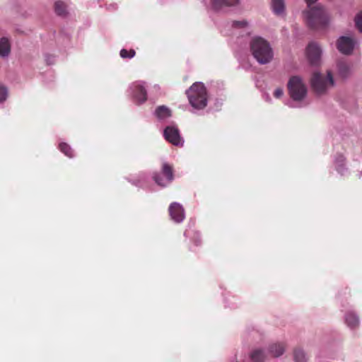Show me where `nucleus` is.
I'll list each match as a JSON object with an SVG mask.
<instances>
[{
  "label": "nucleus",
  "mask_w": 362,
  "mask_h": 362,
  "mask_svg": "<svg viewBox=\"0 0 362 362\" xmlns=\"http://www.w3.org/2000/svg\"><path fill=\"white\" fill-rule=\"evenodd\" d=\"M317 0H306L308 10L303 15L308 25L313 28H319L327 25L329 16L327 11L320 4H316Z\"/></svg>",
  "instance_id": "f257e3e1"
},
{
  "label": "nucleus",
  "mask_w": 362,
  "mask_h": 362,
  "mask_svg": "<svg viewBox=\"0 0 362 362\" xmlns=\"http://www.w3.org/2000/svg\"><path fill=\"white\" fill-rule=\"evenodd\" d=\"M169 214L171 219L175 223L182 222L185 218L184 208L177 202H173L170 205Z\"/></svg>",
  "instance_id": "6e6552de"
},
{
  "label": "nucleus",
  "mask_w": 362,
  "mask_h": 362,
  "mask_svg": "<svg viewBox=\"0 0 362 362\" xmlns=\"http://www.w3.org/2000/svg\"><path fill=\"white\" fill-rule=\"evenodd\" d=\"M11 52V43L7 37H1V57H8Z\"/></svg>",
  "instance_id": "2eb2a0df"
},
{
  "label": "nucleus",
  "mask_w": 362,
  "mask_h": 362,
  "mask_svg": "<svg viewBox=\"0 0 362 362\" xmlns=\"http://www.w3.org/2000/svg\"><path fill=\"white\" fill-rule=\"evenodd\" d=\"M306 356L305 353L300 349H296L294 351V361L295 362H306Z\"/></svg>",
  "instance_id": "aec40b11"
},
{
  "label": "nucleus",
  "mask_w": 362,
  "mask_h": 362,
  "mask_svg": "<svg viewBox=\"0 0 362 362\" xmlns=\"http://www.w3.org/2000/svg\"><path fill=\"white\" fill-rule=\"evenodd\" d=\"M250 48L254 57L262 64L270 62L273 58V51L270 45L262 37H255L250 42Z\"/></svg>",
  "instance_id": "f03ea898"
},
{
  "label": "nucleus",
  "mask_w": 362,
  "mask_h": 362,
  "mask_svg": "<svg viewBox=\"0 0 362 362\" xmlns=\"http://www.w3.org/2000/svg\"><path fill=\"white\" fill-rule=\"evenodd\" d=\"M311 83L313 89L317 94L324 93L334 85L333 76L330 71L327 72L326 78L320 73H314Z\"/></svg>",
  "instance_id": "20e7f679"
},
{
  "label": "nucleus",
  "mask_w": 362,
  "mask_h": 362,
  "mask_svg": "<svg viewBox=\"0 0 362 362\" xmlns=\"http://www.w3.org/2000/svg\"><path fill=\"white\" fill-rule=\"evenodd\" d=\"M190 105L196 109H203L207 105V93L204 85L194 83L187 91Z\"/></svg>",
  "instance_id": "7ed1b4c3"
},
{
  "label": "nucleus",
  "mask_w": 362,
  "mask_h": 362,
  "mask_svg": "<svg viewBox=\"0 0 362 362\" xmlns=\"http://www.w3.org/2000/svg\"><path fill=\"white\" fill-rule=\"evenodd\" d=\"M272 7L275 14L282 15L284 13L285 5L284 0H272Z\"/></svg>",
  "instance_id": "ddd939ff"
},
{
  "label": "nucleus",
  "mask_w": 362,
  "mask_h": 362,
  "mask_svg": "<svg viewBox=\"0 0 362 362\" xmlns=\"http://www.w3.org/2000/svg\"><path fill=\"white\" fill-rule=\"evenodd\" d=\"M346 322L349 327L354 328L358 326L359 320L356 315L354 313H349L346 316Z\"/></svg>",
  "instance_id": "6ab92c4d"
},
{
  "label": "nucleus",
  "mask_w": 362,
  "mask_h": 362,
  "mask_svg": "<svg viewBox=\"0 0 362 362\" xmlns=\"http://www.w3.org/2000/svg\"><path fill=\"white\" fill-rule=\"evenodd\" d=\"M162 175L165 178L161 177L160 175H155L153 179L158 185L165 187L173 180L172 168L165 163L163 165Z\"/></svg>",
  "instance_id": "0eeeda50"
},
{
  "label": "nucleus",
  "mask_w": 362,
  "mask_h": 362,
  "mask_svg": "<svg viewBox=\"0 0 362 362\" xmlns=\"http://www.w3.org/2000/svg\"><path fill=\"white\" fill-rule=\"evenodd\" d=\"M143 83V82H135L131 86L133 97L139 103H142L146 100V91Z\"/></svg>",
  "instance_id": "9d476101"
},
{
  "label": "nucleus",
  "mask_w": 362,
  "mask_h": 362,
  "mask_svg": "<svg viewBox=\"0 0 362 362\" xmlns=\"http://www.w3.org/2000/svg\"><path fill=\"white\" fill-rule=\"evenodd\" d=\"M59 148L66 156L69 158L73 157V151L71 147L66 143H62L59 144Z\"/></svg>",
  "instance_id": "412c9836"
},
{
  "label": "nucleus",
  "mask_w": 362,
  "mask_h": 362,
  "mask_svg": "<svg viewBox=\"0 0 362 362\" xmlns=\"http://www.w3.org/2000/svg\"><path fill=\"white\" fill-rule=\"evenodd\" d=\"M288 89L291 98L296 101L303 100L307 94L305 86L298 76H293L290 78Z\"/></svg>",
  "instance_id": "39448f33"
},
{
  "label": "nucleus",
  "mask_w": 362,
  "mask_h": 362,
  "mask_svg": "<svg viewBox=\"0 0 362 362\" xmlns=\"http://www.w3.org/2000/svg\"><path fill=\"white\" fill-rule=\"evenodd\" d=\"M212 4L216 9L223 5L233 6L238 2V0H211Z\"/></svg>",
  "instance_id": "a211bd4d"
},
{
  "label": "nucleus",
  "mask_w": 362,
  "mask_h": 362,
  "mask_svg": "<svg viewBox=\"0 0 362 362\" xmlns=\"http://www.w3.org/2000/svg\"><path fill=\"white\" fill-rule=\"evenodd\" d=\"M356 42L349 37L342 36L337 41V48L343 54H349L353 51Z\"/></svg>",
  "instance_id": "1a4fd4ad"
},
{
  "label": "nucleus",
  "mask_w": 362,
  "mask_h": 362,
  "mask_svg": "<svg viewBox=\"0 0 362 362\" xmlns=\"http://www.w3.org/2000/svg\"><path fill=\"white\" fill-rule=\"evenodd\" d=\"M338 76L342 79L346 78L350 74V69L349 66L342 62H340L337 65Z\"/></svg>",
  "instance_id": "dca6fc26"
},
{
  "label": "nucleus",
  "mask_w": 362,
  "mask_h": 362,
  "mask_svg": "<svg viewBox=\"0 0 362 362\" xmlns=\"http://www.w3.org/2000/svg\"><path fill=\"white\" fill-rule=\"evenodd\" d=\"M135 55V51L134 49L127 50L125 49H122L120 51V56L122 58H132Z\"/></svg>",
  "instance_id": "5701e85b"
},
{
  "label": "nucleus",
  "mask_w": 362,
  "mask_h": 362,
  "mask_svg": "<svg viewBox=\"0 0 362 362\" xmlns=\"http://www.w3.org/2000/svg\"><path fill=\"white\" fill-rule=\"evenodd\" d=\"M251 358L255 362H262L267 358V356L262 350L256 349L252 352Z\"/></svg>",
  "instance_id": "f3484780"
},
{
  "label": "nucleus",
  "mask_w": 362,
  "mask_h": 362,
  "mask_svg": "<svg viewBox=\"0 0 362 362\" xmlns=\"http://www.w3.org/2000/svg\"><path fill=\"white\" fill-rule=\"evenodd\" d=\"M285 351V347L282 344L275 343L269 346V354L272 357H279L281 356Z\"/></svg>",
  "instance_id": "f8f14e48"
},
{
  "label": "nucleus",
  "mask_w": 362,
  "mask_h": 362,
  "mask_svg": "<svg viewBox=\"0 0 362 362\" xmlns=\"http://www.w3.org/2000/svg\"><path fill=\"white\" fill-rule=\"evenodd\" d=\"M307 55L311 64H317L320 59L322 50L317 44L312 42L307 47Z\"/></svg>",
  "instance_id": "9b49d317"
},
{
  "label": "nucleus",
  "mask_w": 362,
  "mask_h": 362,
  "mask_svg": "<svg viewBox=\"0 0 362 362\" xmlns=\"http://www.w3.org/2000/svg\"><path fill=\"white\" fill-rule=\"evenodd\" d=\"M156 115L160 119H165L171 116L170 109L165 106H160L156 110Z\"/></svg>",
  "instance_id": "4468645a"
},
{
  "label": "nucleus",
  "mask_w": 362,
  "mask_h": 362,
  "mask_svg": "<svg viewBox=\"0 0 362 362\" xmlns=\"http://www.w3.org/2000/svg\"><path fill=\"white\" fill-rule=\"evenodd\" d=\"M164 136L167 141L173 145L183 144L184 141L180 135L178 129L175 126L167 127L164 130Z\"/></svg>",
  "instance_id": "423d86ee"
},
{
  "label": "nucleus",
  "mask_w": 362,
  "mask_h": 362,
  "mask_svg": "<svg viewBox=\"0 0 362 362\" xmlns=\"http://www.w3.org/2000/svg\"><path fill=\"white\" fill-rule=\"evenodd\" d=\"M55 11L59 16L66 14V5L63 2H57L55 4Z\"/></svg>",
  "instance_id": "4be33fe9"
},
{
  "label": "nucleus",
  "mask_w": 362,
  "mask_h": 362,
  "mask_svg": "<svg viewBox=\"0 0 362 362\" xmlns=\"http://www.w3.org/2000/svg\"><path fill=\"white\" fill-rule=\"evenodd\" d=\"M274 95L276 98H280L283 96L284 91L281 88H278L275 90Z\"/></svg>",
  "instance_id": "a878e982"
},
{
  "label": "nucleus",
  "mask_w": 362,
  "mask_h": 362,
  "mask_svg": "<svg viewBox=\"0 0 362 362\" xmlns=\"http://www.w3.org/2000/svg\"><path fill=\"white\" fill-rule=\"evenodd\" d=\"M1 101H3L4 100H6V98H7V95H8L7 90L4 87H1Z\"/></svg>",
  "instance_id": "bb28decb"
},
{
  "label": "nucleus",
  "mask_w": 362,
  "mask_h": 362,
  "mask_svg": "<svg viewBox=\"0 0 362 362\" xmlns=\"http://www.w3.org/2000/svg\"><path fill=\"white\" fill-rule=\"evenodd\" d=\"M355 22L356 27L359 31L362 33V12L358 13V15L356 16Z\"/></svg>",
  "instance_id": "b1692460"
},
{
  "label": "nucleus",
  "mask_w": 362,
  "mask_h": 362,
  "mask_svg": "<svg viewBox=\"0 0 362 362\" xmlns=\"http://www.w3.org/2000/svg\"><path fill=\"white\" fill-rule=\"evenodd\" d=\"M247 25V22L245 21H235L233 23V27L234 28H246Z\"/></svg>",
  "instance_id": "393cba45"
}]
</instances>
